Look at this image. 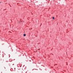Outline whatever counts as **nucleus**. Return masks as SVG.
Here are the masks:
<instances>
[{
	"label": "nucleus",
	"instance_id": "1",
	"mask_svg": "<svg viewBox=\"0 0 73 73\" xmlns=\"http://www.w3.org/2000/svg\"><path fill=\"white\" fill-rule=\"evenodd\" d=\"M26 36V34H25L24 35V36Z\"/></svg>",
	"mask_w": 73,
	"mask_h": 73
},
{
	"label": "nucleus",
	"instance_id": "2",
	"mask_svg": "<svg viewBox=\"0 0 73 73\" xmlns=\"http://www.w3.org/2000/svg\"><path fill=\"white\" fill-rule=\"evenodd\" d=\"M52 19H54V17H53Z\"/></svg>",
	"mask_w": 73,
	"mask_h": 73
},
{
	"label": "nucleus",
	"instance_id": "3",
	"mask_svg": "<svg viewBox=\"0 0 73 73\" xmlns=\"http://www.w3.org/2000/svg\"><path fill=\"white\" fill-rule=\"evenodd\" d=\"M1 3V2H0V4Z\"/></svg>",
	"mask_w": 73,
	"mask_h": 73
}]
</instances>
